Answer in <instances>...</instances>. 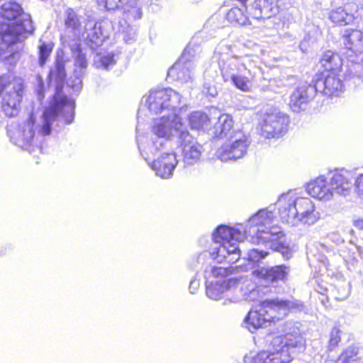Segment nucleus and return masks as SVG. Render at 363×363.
<instances>
[{
  "mask_svg": "<svg viewBox=\"0 0 363 363\" xmlns=\"http://www.w3.org/2000/svg\"><path fill=\"white\" fill-rule=\"evenodd\" d=\"M307 193L320 201H330L334 196L329 181L324 176H320L311 181L306 186Z\"/></svg>",
  "mask_w": 363,
  "mask_h": 363,
  "instance_id": "nucleus-19",
  "label": "nucleus"
},
{
  "mask_svg": "<svg viewBox=\"0 0 363 363\" xmlns=\"http://www.w3.org/2000/svg\"><path fill=\"white\" fill-rule=\"evenodd\" d=\"M290 6V0H276L274 7L278 9V13Z\"/></svg>",
  "mask_w": 363,
  "mask_h": 363,
  "instance_id": "nucleus-45",
  "label": "nucleus"
},
{
  "mask_svg": "<svg viewBox=\"0 0 363 363\" xmlns=\"http://www.w3.org/2000/svg\"><path fill=\"white\" fill-rule=\"evenodd\" d=\"M51 77L55 78L58 82H62L65 78V60L57 54L55 67L50 72Z\"/></svg>",
  "mask_w": 363,
  "mask_h": 363,
  "instance_id": "nucleus-37",
  "label": "nucleus"
},
{
  "mask_svg": "<svg viewBox=\"0 0 363 363\" xmlns=\"http://www.w3.org/2000/svg\"><path fill=\"white\" fill-rule=\"evenodd\" d=\"M23 93V81L11 74L0 77V94H2L1 112L7 117H14L19 111Z\"/></svg>",
  "mask_w": 363,
  "mask_h": 363,
  "instance_id": "nucleus-9",
  "label": "nucleus"
},
{
  "mask_svg": "<svg viewBox=\"0 0 363 363\" xmlns=\"http://www.w3.org/2000/svg\"><path fill=\"white\" fill-rule=\"evenodd\" d=\"M99 4L103 5L108 10L118 9L123 0H98Z\"/></svg>",
  "mask_w": 363,
  "mask_h": 363,
  "instance_id": "nucleus-43",
  "label": "nucleus"
},
{
  "mask_svg": "<svg viewBox=\"0 0 363 363\" xmlns=\"http://www.w3.org/2000/svg\"><path fill=\"white\" fill-rule=\"evenodd\" d=\"M87 67V61L84 54L79 52L74 62V68H77L78 71H82V74H84Z\"/></svg>",
  "mask_w": 363,
  "mask_h": 363,
  "instance_id": "nucleus-41",
  "label": "nucleus"
},
{
  "mask_svg": "<svg viewBox=\"0 0 363 363\" xmlns=\"http://www.w3.org/2000/svg\"><path fill=\"white\" fill-rule=\"evenodd\" d=\"M252 277L256 285L267 287L271 284L284 281L289 273V268L285 265H278L271 268L251 267Z\"/></svg>",
  "mask_w": 363,
  "mask_h": 363,
  "instance_id": "nucleus-15",
  "label": "nucleus"
},
{
  "mask_svg": "<svg viewBox=\"0 0 363 363\" xmlns=\"http://www.w3.org/2000/svg\"><path fill=\"white\" fill-rule=\"evenodd\" d=\"M267 341L270 342L269 350L262 351L253 358V363H289L293 359L291 354L281 347L282 339L272 337V335L267 336Z\"/></svg>",
  "mask_w": 363,
  "mask_h": 363,
  "instance_id": "nucleus-13",
  "label": "nucleus"
},
{
  "mask_svg": "<svg viewBox=\"0 0 363 363\" xmlns=\"http://www.w3.org/2000/svg\"><path fill=\"white\" fill-rule=\"evenodd\" d=\"M118 26V31L125 43H132L136 40L138 28L135 25H131L125 21H120Z\"/></svg>",
  "mask_w": 363,
  "mask_h": 363,
  "instance_id": "nucleus-31",
  "label": "nucleus"
},
{
  "mask_svg": "<svg viewBox=\"0 0 363 363\" xmlns=\"http://www.w3.org/2000/svg\"><path fill=\"white\" fill-rule=\"evenodd\" d=\"M182 152V162L185 166L196 164L200 159L202 146L186 129L178 139Z\"/></svg>",
  "mask_w": 363,
  "mask_h": 363,
  "instance_id": "nucleus-17",
  "label": "nucleus"
},
{
  "mask_svg": "<svg viewBox=\"0 0 363 363\" xmlns=\"http://www.w3.org/2000/svg\"><path fill=\"white\" fill-rule=\"evenodd\" d=\"M239 268H240L242 270L247 271V267L246 266L240 267Z\"/></svg>",
  "mask_w": 363,
  "mask_h": 363,
  "instance_id": "nucleus-51",
  "label": "nucleus"
},
{
  "mask_svg": "<svg viewBox=\"0 0 363 363\" xmlns=\"http://www.w3.org/2000/svg\"><path fill=\"white\" fill-rule=\"evenodd\" d=\"M143 108L142 107L140 108L139 110H138V114H141L143 113Z\"/></svg>",
  "mask_w": 363,
  "mask_h": 363,
  "instance_id": "nucleus-52",
  "label": "nucleus"
},
{
  "mask_svg": "<svg viewBox=\"0 0 363 363\" xmlns=\"http://www.w3.org/2000/svg\"><path fill=\"white\" fill-rule=\"evenodd\" d=\"M198 49V47L195 49L191 44L188 45L180 58L169 69L168 77L192 89L195 67L194 59Z\"/></svg>",
  "mask_w": 363,
  "mask_h": 363,
  "instance_id": "nucleus-11",
  "label": "nucleus"
},
{
  "mask_svg": "<svg viewBox=\"0 0 363 363\" xmlns=\"http://www.w3.org/2000/svg\"><path fill=\"white\" fill-rule=\"evenodd\" d=\"M186 129L177 113L162 115L154 119L150 140L138 144L141 155L145 160H148L150 155L170 147L173 139H179Z\"/></svg>",
  "mask_w": 363,
  "mask_h": 363,
  "instance_id": "nucleus-5",
  "label": "nucleus"
},
{
  "mask_svg": "<svg viewBox=\"0 0 363 363\" xmlns=\"http://www.w3.org/2000/svg\"><path fill=\"white\" fill-rule=\"evenodd\" d=\"M284 86V83L282 82H280V84L278 85L279 87Z\"/></svg>",
  "mask_w": 363,
  "mask_h": 363,
  "instance_id": "nucleus-53",
  "label": "nucleus"
},
{
  "mask_svg": "<svg viewBox=\"0 0 363 363\" xmlns=\"http://www.w3.org/2000/svg\"><path fill=\"white\" fill-rule=\"evenodd\" d=\"M325 72L343 73L342 59L341 57L330 50L325 52L320 61Z\"/></svg>",
  "mask_w": 363,
  "mask_h": 363,
  "instance_id": "nucleus-29",
  "label": "nucleus"
},
{
  "mask_svg": "<svg viewBox=\"0 0 363 363\" xmlns=\"http://www.w3.org/2000/svg\"><path fill=\"white\" fill-rule=\"evenodd\" d=\"M102 28V23H101L89 21L85 26L86 31L81 34L91 49L100 46L104 40L108 38V33L104 31Z\"/></svg>",
  "mask_w": 363,
  "mask_h": 363,
  "instance_id": "nucleus-23",
  "label": "nucleus"
},
{
  "mask_svg": "<svg viewBox=\"0 0 363 363\" xmlns=\"http://www.w3.org/2000/svg\"><path fill=\"white\" fill-rule=\"evenodd\" d=\"M53 48L52 43H42L39 45V64L43 66L50 56Z\"/></svg>",
  "mask_w": 363,
  "mask_h": 363,
  "instance_id": "nucleus-40",
  "label": "nucleus"
},
{
  "mask_svg": "<svg viewBox=\"0 0 363 363\" xmlns=\"http://www.w3.org/2000/svg\"><path fill=\"white\" fill-rule=\"evenodd\" d=\"M203 92L211 96H214L217 94L216 88L208 83H206L203 85Z\"/></svg>",
  "mask_w": 363,
  "mask_h": 363,
  "instance_id": "nucleus-47",
  "label": "nucleus"
},
{
  "mask_svg": "<svg viewBox=\"0 0 363 363\" xmlns=\"http://www.w3.org/2000/svg\"><path fill=\"white\" fill-rule=\"evenodd\" d=\"M223 78L225 82H232L238 89L242 91H247L249 89L248 79L245 77L223 72Z\"/></svg>",
  "mask_w": 363,
  "mask_h": 363,
  "instance_id": "nucleus-36",
  "label": "nucleus"
},
{
  "mask_svg": "<svg viewBox=\"0 0 363 363\" xmlns=\"http://www.w3.org/2000/svg\"><path fill=\"white\" fill-rule=\"evenodd\" d=\"M340 330L337 328H333L330 332L329 346L330 349L335 347L340 341Z\"/></svg>",
  "mask_w": 363,
  "mask_h": 363,
  "instance_id": "nucleus-42",
  "label": "nucleus"
},
{
  "mask_svg": "<svg viewBox=\"0 0 363 363\" xmlns=\"http://www.w3.org/2000/svg\"><path fill=\"white\" fill-rule=\"evenodd\" d=\"M233 120L229 114H221L214 125L212 134L216 138L225 139V140H233V137L240 130L233 129Z\"/></svg>",
  "mask_w": 363,
  "mask_h": 363,
  "instance_id": "nucleus-22",
  "label": "nucleus"
},
{
  "mask_svg": "<svg viewBox=\"0 0 363 363\" xmlns=\"http://www.w3.org/2000/svg\"><path fill=\"white\" fill-rule=\"evenodd\" d=\"M181 95L171 88L150 91L143 98L145 107L151 115H168L177 113L180 104Z\"/></svg>",
  "mask_w": 363,
  "mask_h": 363,
  "instance_id": "nucleus-10",
  "label": "nucleus"
},
{
  "mask_svg": "<svg viewBox=\"0 0 363 363\" xmlns=\"http://www.w3.org/2000/svg\"><path fill=\"white\" fill-rule=\"evenodd\" d=\"M249 321H250V311L247 312V313L242 323V326L243 328H245L246 329H249V324H250Z\"/></svg>",
  "mask_w": 363,
  "mask_h": 363,
  "instance_id": "nucleus-50",
  "label": "nucleus"
},
{
  "mask_svg": "<svg viewBox=\"0 0 363 363\" xmlns=\"http://www.w3.org/2000/svg\"><path fill=\"white\" fill-rule=\"evenodd\" d=\"M273 0H257L253 4V18H269L278 13V9L274 7Z\"/></svg>",
  "mask_w": 363,
  "mask_h": 363,
  "instance_id": "nucleus-28",
  "label": "nucleus"
},
{
  "mask_svg": "<svg viewBox=\"0 0 363 363\" xmlns=\"http://www.w3.org/2000/svg\"><path fill=\"white\" fill-rule=\"evenodd\" d=\"M65 25L67 29H70L73 32L74 37L79 38L82 34V26L79 17L76 14L74 11L69 9L66 11Z\"/></svg>",
  "mask_w": 363,
  "mask_h": 363,
  "instance_id": "nucleus-33",
  "label": "nucleus"
},
{
  "mask_svg": "<svg viewBox=\"0 0 363 363\" xmlns=\"http://www.w3.org/2000/svg\"><path fill=\"white\" fill-rule=\"evenodd\" d=\"M315 94L313 86L303 84L298 86L291 94L289 106L294 112H300L306 108V104Z\"/></svg>",
  "mask_w": 363,
  "mask_h": 363,
  "instance_id": "nucleus-21",
  "label": "nucleus"
},
{
  "mask_svg": "<svg viewBox=\"0 0 363 363\" xmlns=\"http://www.w3.org/2000/svg\"><path fill=\"white\" fill-rule=\"evenodd\" d=\"M247 137L242 132H238L233 140H226L218 150L217 157L222 162L236 160L247 154Z\"/></svg>",
  "mask_w": 363,
  "mask_h": 363,
  "instance_id": "nucleus-14",
  "label": "nucleus"
},
{
  "mask_svg": "<svg viewBox=\"0 0 363 363\" xmlns=\"http://www.w3.org/2000/svg\"><path fill=\"white\" fill-rule=\"evenodd\" d=\"M212 238L214 246L192 259L190 266L194 269H198L199 265L203 267L210 259L218 263L236 262L241 256L238 244L246 238V230L242 224L233 227L220 225L212 233Z\"/></svg>",
  "mask_w": 363,
  "mask_h": 363,
  "instance_id": "nucleus-3",
  "label": "nucleus"
},
{
  "mask_svg": "<svg viewBox=\"0 0 363 363\" xmlns=\"http://www.w3.org/2000/svg\"><path fill=\"white\" fill-rule=\"evenodd\" d=\"M38 99L41 100L44 97V84L43 82V79L41 77H38Z\"/></svg>",
  "mask_w": 363,
  "mask_h": 363,
  "instance_id": "nucleus-48",
  "label": "nucleus"
},
{
  "mask_svg": "<svg viewBox=\"0 0 363 363\" xmlns=\"http://www.w3.org/2000/svg\"><path fill=\"white\" fill-rule=\"evenodd\" d=\"M354 173L345 169H336L330 172L328 179L334 194L346 196L351 191Z\"/></svg>",
  "mask_w": 363,
  "mask_h": 363,
  "instance_id": "nucleus-18",
  "label": "nucleus"
},
{
  "mask_svg": "<svg viewBox=\"0 0 363 363\" xmlns=\"http://www.w3.org/2000/svg\"><path fill=\"white\" fill-rule=\"evenodd\" d=\"M247 355H245V357H244V361H245V362H247Z\"/></svg>",
  "mask_w": 363,
  "mask_h": 363,
  "instance_id": "nucleus-54",
  "label": "nucleus"
},
{
  "mask_svg": "<svg viewBox=\"0 0 363 363\" xmlns=\"http://www.w3.org/2000/svg\"><path fill=\"white\" fill-rule=\"evenodd\" d=\"M84 75L82 71H78L77 68H74L73 74L70 76L67 82V86L77 94H78L82 89V79Z\"/></svg>",
  "mask_w": 363,
  "mask_h": 363,
  "instance_id": "nucleus-38",
  "label": "nucleus"
},
{
  "mask_svg": "<svg viewBox=\"0 0 363 363\" xmlns=\"http://www.w3.org/2000/svg\"><path fill=\"white\" fill-rule=\"evenodd\" d=\"M286 328H289V331L286 333L284 335H277L274 337H281L282 339L281 347L285 350V351L289 352L293 357V354L304 350L305 341L298 328H291L286 325Z\"/></svg>",
  "mask_w": 363,
  "mask_h": 363,
  "instance_id": "nucleus-20",
  "label": "nucleus"
},
{
  "mask_svg": "<svg viewBox=\"0 0 363 363\" xmlns=\"http://www.w3.org/2000/svg\"><path fill=\"white\" fill-rule=\"evenodd\" d=\"M251 309V325L254 328L267 326V323L274 319H281L286 317L291 310L301 311L303 308L302 303L297 300L285 301L275 298L266 300L253 306Z\"/></svg>",
  "mask_w": 363,
  "mask_h": 363,
  "instance_id": "nucleus-7",
  "label": "nucleus"
},
{
  "mask_svg": "<svg viewBox=\"0 0 363 363\" xmlns=\"http://www.w3.org/2000/svg\"><path fill=\"white\" fill-rule=\"evenodd\" d=\"M163 149L156 155H150L148 160H145L157 176L165 179L172 177L178 164L175 153Z\"/></svg>",
  "mask_w": 363,
  "mask_h": 363,
  "instance_id": "nucleus-12",
  "label": "nucleus"
},
{
  "mask_svg": "<svg viewBox=\"0 0 363 363\" xmlns=\"http://www.w3.org/2000/svg\"><path fill=\"white\" fill-rule=\"evenodd\" d=\"M0 17L11 23H0V36L4 43L11 45L32 33L34 28L30 15L23 12L21 6L13 1L5 2L0 7Z\"/></svg>",
  "mask_w": 363,
  "mask_h": 363,
  "instance_id": "nucleus-6",
  "label": "nucleus"
},
{
  "mask_svg": "<svg viewBox=\"0 0 363 363\" xmlns=\"http://www.w3.org/2000/svg\"><path fill=\"white\" fill-rule=\"evenodd\" d=\"M274 82H275V80H273V81L270 82V86H272V83Z\"/></svg>",
  "mask_w": 363,
  "mask_h": 363,
  "instance_id": "nucleus-55",
  "label": "nucleus"
},
{
  "mask_svg": "<svg viewBox=\"0 0 363 363\" xmlns=\"http://www.w3.org/2000/svg\"><path fill=\"white\" fill-rule=\"evenodd\" d=\"M189 125L191 129H204L208 127L209 118L202 112L195 111L191 113L189 118Z\"/></svg>",
  "mask_w": 363,
  "mask_h": 363,
  "instance_id": "nucleus-34",
  "label": "nucleus"
},
{
  "mask_svg": "<svg viewBox=\"0 0 363 363\" xmlns=\"http://www.w3.org/2000/svg\"><path fill=\"white\" fill-rule=\"evenodd\" d=\"M343 79V73H323V77L315 80L313 87L315 92L320 91L329 97L339 96L344 91Z\"/></svg>",
  "mask_w": 363,
  "mask_h": 363,
  "instance_id": "nucleus-16",
  "label": "nucleus"
},
{
  "mask_svg": "<svg viewBox=\"0 0 363 363\" xmlns=\"http://www.w3.org/2000/svg\"><path fill=\"white\" fill-rule=\"evenodd\" d=\"M354 187L357 194L363 198V173L359 174L354 182Z\"/></svg>",
  "mask_w": 363,
  "mask_h": 363,
  "instance_id": "nucleus-44",
  "label": "nucleus"
},
{
  "mask_svg": "<svg viewBox=\"0 0 363 363\" xmlns=\"http://www.w3.org/2000/svg\"><path fill=\"white\" fill-rule=\"evenodd\" d=\"M116 62L115 55L113 53L96 54L94 57V65L97 68L108 69L113 67Z\"/></svg>",
  "mask_w": 363,
  "mask_h": 363,
  "instance_id": "nucleus-35",
  "label": "nucleus"
},
{
  "mask_svg": "<svg viewBox=\"0 0 363 363\" xmlns=\"http://www.w3.org/2000/svg\"><path fill=\"white\" fill-rule=\"evenodd\" d=\"M337 363H362L358 357L357 350L355 347H348L340 356Z\"/></svg>",
  "mask_w": 363,
  "mask_h": 363,
  "instance_id": "nucleus-39",
  "label": "nucleus"
},
{
  "mask_svg": "<svg viewBox=\"0 0 363 363\" xmlns=\"http://www.w3.org/2000/svg\"><path fill=\"white\" fill-rule=\"evenodd\" d=\"M276 204L280 220L290 227L309 228L321 218L315 203L310 198L299 196L294 191L281 195Z\"/></svg>",
  "mask_w": 363,
  "mask_h": 363,
  "instance_id": "nucleus-4",
  "label": "nucleus"
},
{
  "mask_svg": "<svg viewBox=\"0 0 363 363\" xmlns=\"http://www.w3.org/2000/svg\"><path fill=\"white\" fill-rule=\"evenodd\" d=\"M232 273L231 267H223L212 265L210 264L206 266L204 269V277L206 280L210 281L211 278L223 279Z\"/></svg>",
  "mask_w": 363,
  "mask_h": 363,
  "instance_id": "nucleus-32",
  "label": "nucleus"
},
{
  "mask_svg": "<svg viewBox=\"0 0 363 363\" xmlns=\"http://www.w3.org/2000/svg\"><path fill=\"white\" fill-rule=\"evenodd\" d=\"M346 48L355 53L363 52V32L359 30L347 29L343 35Z\"/></svg>",
  "mask_w": 363,
  "mask_h": 363,
  "instance_id": "nucleus-27",
  "label": "nucleus"
},
{
  "mask_svg": "<svg viewBox=\"0 0 363 363\" xmlns=\"http://www.w3.org/2000/svg\"><path fill=\"white\" fill-rule=\"evenodd\" d=\"M276 218L275 207L269 206L251 216V262L265 258L269 250L280 252L286 259L291 256V250L285 241V234L281 227L272 225Z\"/></svg>",
  "mask_w": 363,
  "mask_h": 363,
  "instance_id": "nucleus-2",
  "label": "nucleus"
},
{
  "mask_svg": "<svg viewBox=\"0 0 363 363\" xmlns=\"http://www.w3.org/2000/svg\"><path fill=\"white\" fill-rule=\"evenodd\" d=\"M235 283L232 286L233 295L230 301L237 303H243L248 301L250 298V281L245 278L233 279Z\"/></svg>",
  "mask_w": 363,
  "mask_h": 363,
  "instance_id": "nucleus-26",
  "label": "nucleus"
},
{
  "mask_svg": "<svg viewBox=\"0 0 363 363\" xmlns=\"http://www.w3.org/2000/svg\"><path fill=\"white\" fill-rule=\"evenodd\" d=\"M353 225L357 229L363 230V218H354L353 220Z\"/></svg>",
  "mask_w": 363,
  "mask_h": 363,
  "instance_id": "nucleus-49",
  "label": "nucleus"
},
{
  "mask_svg": "<svg viewBox=\"0 0 363 363\" xmlns=\"http://www.w3.org/2000/svg\"><path fill=\"white\" fill-rule=\"evenodd\" d=\"M142 16L143 11L140 4L130 1L123 7V18L121 21L131 23L140 19Z\"/></svg>",
  "mask_w": 363,
  "mask_h": 363,
  "instance_id": "nucleus-30",
  "label": "nucleus"
},
{
  "mask_svg": "<svg viewBox=\"0 0 363 363\" xmlns=\"http://www.w3.org/2000/svg\"><path fill=\"white\" fill-rule=\"evenodd\" d=\"M233 279L218 280L215 282L206 280V295L213 300H219L228 291L232 289V286L235 285Z\"/></svg>",
  "mask_w": 363,
  "mask_h": 363,
  "instance_id": "nucleus-24",
  "label": "nucleus"
},
{
  "mask_svg": "<svg viewBox=\"0 0 363 363\" xmlns=\"http://www.w3.org/2000/svg\"><path fill=\"white\" fill-rule=\"evenodd\" d=\"M255 130L266 139L278 140L289 129V116L274 106H267L257 115Z\"/></svg>",
  "mask_w": 363,
  "mask_h": 363,
  "instance_id": "nucleus-8",
  "label": "nucleus"
},
{
  "mask_svg": "<svg viewBox=\"0 0 363 363\" xmlns=\"http://www.w3.org/2000/svg\"><path fill=\"white\" fill-rule=\"evenodd\" d=\"M199 286V280H198L196 277L192 278L189 286L190 293L195 294L198 290Z\"/></svg>",
  "mask_w": 363,
  "mask_h": 363,
  "instance_id": "nucleus-46",
  "label": "nucleus"
},
{
  "mask_svg": "<svg viewBox=\"0 0 363 363\" xmlns=\"http://www.w3.org/2000/svg\"><path fill=\"white\" fill-rule=\"evenodd\" d=\"M74 108V100L57 92L52 102L45 108L38 125H35L33 118L30 116L28 121L19 125H9L8 135L14 145L23 150L30 153L40 150L43 137L50 134L52 125L55 121L63 118L67 124L73 122Z\"/></svg>",
  "mask_w": 363,
  "mask_h": 363,
  "instance_id": "nucleus-1",
  "label": "nucleus"
},
{
  "mask_svg": "<svg viewBox=\"0 0 363 363\" xmlns=\"http://www.w3.org/2000/svg\"><path fill=\"white\" fill-rule=\"evenodd\" d=\"M353 9H357L355 4H347L345 7L339 6L332 9L329 13V18L334 23L340 26L347 25L352 23L354 18V13H349Z\"/></svg>",
  "mask_w": 363,
  "mask_h": 363,
  "instance_id": "nucleus-25",
  "label": "nucleus"
}]
</instances>
